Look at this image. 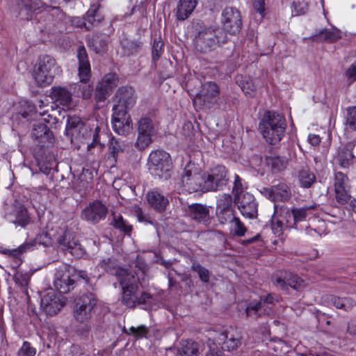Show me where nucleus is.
I'll return each mask as SVG.
<instances>
[{
    "instance_id": "7",
    "label": "nucleus",
    "mask_w": 356,
    "mask_h": 356,
    "mask_svg": "<svg viewBox=\"0 0 356 356\" xmlns=\"http://www.w3.org/2000/svg\"><path fill=\"white\" fill-rule=\"evenodd\" d=\"M77 275L74 269L65 264H61L56 268L54 279V286L60 293H67L73 290Z\"/></svg>"
},
{
    "instance_id": "13",
    "label": "nucleus",
    "mask_w": 356,
    "mask_h": 356,
    "mask_svg": "<svg viewBox=\"0 0 356 356\" xmlns=\"http://www.w3.org/2000/svg\"><path fill=\"white\" fill-rule=\"evenodd\" d=\"M223 29L230 34L238 33L241 29V16L240 12L233 7H226L221 17Z\"/></svg>"
},
{
    "instance_id": "41",
    "label": "nucleus",
    "mask_w": 356,
    "mask_h": 356,
    "mask_svg": "<svg viewBox=\"0 0 356 356\" xmlns=\"http://www.w3.org/2000/svg\"><path fill=\"white\" fill-rule=\"evenodd\" d=\"M138 131L154 136L156 134V125L151 118L148 117L141 118L137 123Z\"/></svg>"
},
{
    "instance_id": "56",
    "label": "nucleus",
    "mask_w": 356,
    "mask_h": 356,
    "mask_svg": "<svg viewBox=\"0 0 356 356\" xmlns=\"http://www.w3.org/2000/svg\"><path fill=\"white\" fill-rule=\"evenodd\" d=\"M99 266H101L105 271L112 273L117 266V263L113 258L108 257L103 259L99 262Z\"/></svg>"
},
{
    "instance_id": "30",
    "label": "nucleus",
    "mask_w": 356,
    "mask_h": 356,
    "mask_svg": "<svg viewBox=\"0 0 356 356\" xmlns=\"http://www.w3.org/2000/svg\"><path fill=\"white\" fill-rule=\"evenodd\" d=\"M148 204L158 212L165 211L169 203L168 198L157 191H152L146 195Z\"/></svg>"
},
{
    "instance_id": "42",
    "label": "nucleus",
    "mask_w": 356,
    "mask_h": 356,
    "mask_svg": "<svg viewBox=\"0 0 356 356\" xmlns=\"http://www.w3.org/2000/svg\"><path fill=\"white\" fill-rule=\"evenodd\" d=\"M198 349L197 343L191 340L182 341L179 353L181 356H198Z\"/></svg>"
},
{
    "instance_id": "6",
    "label": "nucleus",
    "mask_w": 356,
    "mask_h": 356,
    "mask_svg": "<svg viewBox=\"0 0 356 356\" xmlns=\"http://www.w3.org/2000/svg\"><path fill=\"white\" fill-rule=\"evenodd\" d=\"M148 165L149 170L154 176L163 179L170 177L172 163L170 154L162 150L152 152L149 156Z\"/></svg>"
},
{
    "instance_id": "10",
    "label": "nucleus",
    "mask_w": 356,
    "mask_h": 356,
    "mask_svg": "<svg viewBox=\"0 0 356 356\" xmlns=\"http://www.w3.org/2000/svg\"><path fill=\"white\" fill-rule=\"evenodd\" d=\"M91 129L76 115H67L65 128L66 135L73 139L83 141L87 140Z\"/></svg>"
},
{
    "instance_id": "47",
    "label": "nucleus",
    "mask_w": 356,
    "mask_h": 356,
    "mask_svg": "<svg viewBox=\"0 0 356 356\" xmlns=\"http://www.w3.org/2000/svg\"><path fill=\"white\" fill-rule=\"evenodd\" d=\"M40 111L30 102L24 101L20 103L19 113L24 119L29 120L33 115H38Z\"/></svg>"
},
{
    "instance_id": "58",
    "label": "nucleus",
    "mask_w": 356,
    "mask_h": 356,
    "mask_svg": "<svg viewBox=\"0 0 356 356\" xmlns=\"http://www.w3.org/2000/svg\"><path fill=\"white\" fill-rule=\"evenodd\" d=\"M99 131H100V127L99 126H97L94 131L91 129L90 134L88 136L87 139H90L92 138V142L88 144V149H90L93 148L95 146H96L97 144H99Z\"/></svg>"
},
{
    "instance_id": "50",
    "label": "nucleus",
    "mask_w": 356,
    "mask_h": 356,
    "mask_svg": "<svg viewBox=\"0 0 356 356\" xmlns=\"http://www.w3.org/2000/svg\"><path fill=\"white\" fill-rule=\"evenodd\" d=\"M230 232L237 236H243L247 231L244 224L241 220L235 217L230 222Z\"/></svg>"
},
{
    "instance_id": "5",
    "label": "nucleus",
    "mask_w": 356,
    "mask_h": 356,
    "mask_svg": "<svg viewBox=\"0 0 356 356\" xmlns=\"http://www.w3.org/2000/svg\"><path fill=\"white\" fill-rule=\"evenodd\" d=\"M57 70L56 61L52 57L47 55L42 56L39 58L33 71L34 79L40 86L49 85Z\"/></svg>"
},
{
    "instance_id": "35",
    "label": "nucleus",
    "mask_w": 356,
    "mask_h": 356,
    "mask_svg": "<svg viewBox=\"0 0 356 356\" xmlns=\"http://www.w3.org/2000/svg\"><path fill=\"white\" fill-rule=\"evenodd\" d=\"M353 147L354 145L351 143H349L346 145L340 147L338 152L337 161L341 167L348 168L353 163V154L352 151Z\"/></svg>"
},
{
    "instance_id": "45",
    "label": "nucleus",
    "mask_w": 356,
    "mask_h": 356,
    "mask_svg": "<svg viewBox=\"0 0 356 356\" xmlns=\"http://www.w3.org/2000/svg\"><path fill=\"white\" fill-rule=\"evenodd\" d=\"M237 83L246 96L252 97L254 95L256 86L252 79L241 76L240 79H237Z\"/></svg>"
},
{
    "instance_id": "34",
    "label": "nucleus",
    "mask_w": 356,
    "mask_h": 356,
    "mask_svg": "<svg viewBox=\"0 0 356 356\" xmlns=\"http://www.w3.org/2000/svg\"><path fill=\"white\" fill-rule=\"evenodd\" d=\"M32 137L35 140H39L40 143H53L52 132L47 127L42 123L34 125L32 131Z\"/></svg>"
},
{
    "instance_id": "51",
    "label": "nucleus",
    "mask_w": 356,
    "mask_h": 356,
    "mask_svg": "<svg viewBox=\"0 0 356 356\" xmlns=\"http://www.w3.org/2000/svg\"><path fill=\"white\" fill-rule=\"evenodd\" d=\"M152 136L149 134L138 131V138L135 143V147L140 150L146 149L152 143Z\"/></svg>"
},
{
    "instance_id": "54",
    "label": "nucleus",
    "mask_w": 356,
    "mask_h": 356,
    "mask_svg": "<svg viewBox=\"0 0 356 356\" xmlns=\"http://www.w3.org/2000/svg\"><path fill=\"white\" fill-rule=\"evenodd\" d=\"M112 223L115 228L119 229L126 234L129 233L131 230V226L129 225L122 216H118V218L115 217Z\"/></svg>"
},
{
    "instance_id": "27",
    "label": "nucleus",
    "mask_w": 356,
    "mask_h": 356,
    "mask_svg": "<svg viewBox=\"0 0 356 356\" xmlns=\"http://www.w3.org/2000/svg\"><path fill=\"white\" fill-rule=\"evenodd\" d=\"M204 174H199L194 175V176L192 177L191 179H186V180L182 181L181 183L184 190L188 192L189 193L196 192L206 193L208 191L207 190L204 189Z\"/></svg>"
},
{
    "instance_id": "20",
    "label": "nucleus",
    "mask_w": 356,
    "mask_h": 356,
    "mask_svg": "<svg viewBox=\"0 0 356 356\" xmlns=\"http://www.w3.org/2000/svg\"><path fill=\"white\" fill-rule=\"evenodd\" d=\"M92 311L84 308H79L74 305L73 317L74 320L81 324L83 327L78 330V333L84 339H89L90 326L88 323L92 318Z\"/></svg>"
},
{
    "instance_id": "63",
    "label": "nucleus",
    "mask_w": 356,
    "mask_h": 356,
    "mask_svg": "<svg viewBox=\"0 0 356 356\" xmlns=\"http://www.w3.org/2000/svg\"><path fill=\"white\" fill-rule=\"evenodd\" d=\"M346 76L351 82L356 81V60L349 66L346 72Z\"/></svg>"
},
{
    "instance_id": "44",
    "label": "nucleus",
    "mask_w": 356,
    "mask_h": 356,
    "mask_svg": "<svg viewBox=\"0 0 356 356\" xmlns=\"http://www.w3.org/2000/svg\"><path fill=\"white\" fill-rule=\"evenodd\" d=\"M88 45L97 54L105 51L107 45V40L105 36L97 34L93 35L88 40Z\"/></svg>"
},
{
    "instance_id": "26",
    "label": "nucleus",
    "mask_w": 356,
    "mask_h": 356,
    "mask_svg": "<svg viewBox=\"0 0 356 356\" xmlns=\"http://www.w3.org/2000/svg\"><path fill=\"white\" fill-rule=\"evenodd\" d=\"M265 195L273 201L285 202L291 196L290 188L284 183L273 186L270 188H265Z\"/></svg>"
},
{
    "instance_id": "28",
    "label": "nucleus",
    "mask_w": 356,
    "mask_h": 356,
    "mask_svg": "<svg viewBox=\"0 0 356 356\" xmlns=\"http://www.w3.org/2000/svg\"><path fill=\"white\" fill-rule=\"evenodd\" d=\"M51 97L56 103L70 109L74 106L72 93L67 89L61 87L52 88Z\"/></svg>"
},
{
    "instance_id": "29",
    "label": "nucleus",
    "mask_w": 356,
    "mask_h": 356,
    "mask_svg": "<svg viewBox=\"0 0 356 356\" xmlns=\"http://www.w3.org/2000/svg\"><path fill=\"white\" fill-rule=\"evenodd\" d=\"M129 147V144L125 140L112 137L108 145V159H112L113 161L115 163L118 156L127 151Z\"/></svg>"
},
{
    "instance_id": "32",
    "label": "nucleus",
    "mask_w": 356,
    "mask_h": 356,
    "mask_svg": "<svg viewBox=\"0 0 356 356\" xmlns=\"http://www.w3.org/2000/svg\"><path fill=\"white\" fill-rule=\"evenodd\" d=\"M97 302V300L95 294L90 292H83L74 300V305L79 308H84L93 312Z\"/></svg>"
},
{
    "instance_id": "25",
    "label": "nucleus",
    "mask_w": 356,
    "mask_h": 356,
    "mask_svg": "<svg viewBox=\"0 0 356 356\" xmlns=\"http://www.w3.org/2000/svg\"><path fill=\"white\" fill-rule=\"evenodd\" d=\"M242 337L239 333H231L226 331L220 333L215 341L218 345H222V348L228 351L234 350L241 345Z\"/></svg>"
},
{
    "instance_id": "62",
    "label": "nucleus",
    "mask_w": 356,
    "mask_h": 356,
    "mask_svg": "<svg viewBox=\"0 0 356 356\" xmlns=\"http://www.w3.org/2000/svg\"><path fill=\"white\" fill-rule=\"evenodd\" d=\"M325 301H327L329 305H333L337 309H343L342 298L330 295L325 296Z\"/></svg>"
},
{
    "instance_id": "1",
    "label": "nucleus",
    "mask_w": 356,
    "mask_h": 356,
    "mask_svg": "<svg viewBox=\"0 0 356 356\" xmlns=\"http://www.w3.org/2000/svg\"><path fill=\"white\" fill-rule=\"evenodd\" d=\"M116 276L122 288V302L126 307L134 308L138 305L145 304L152 296L147 292L140 293L138 289L140 277L127 269L118 268Z\"/></svg>"
},
{
    "instance_id": "46",
    "label": "nucleus",
    "mask_w": 356,
    "mask_h": 356,
    "mask_svg": "<svg viewBox=\"0 0 356 356\" xmlns=\"http://www.w3.org/2000/svg\"><path fill=\"white\" fill-rule=\"evenodd\" d=\"M228 209H233L232 197L229 194L223 193L217 200L216 213L227 211Z\"/></svg>"
},
{
    "instance_id": "37",
    "label": "nucleus",
    "mask_w": 356,
    "mask_h": 356,
    "mask_svg": "<svg viewBox=\"0 0 356 356\" xmlns=\"http://www.w3.org/2000/svg\"><path fill=\"white\" fill-rule=\"evenodd\" d=\"M275 212L272 218V229L275 234L277 236H280L282 234V232L284 228L288 227L289 220L286 215L284 216H281V218H278L277 217V206L274 204Z\"/></svg>"
},
{
    "instance_id": "14",
    "label": "nucleus",
    "mask_w": 356,
    "mask_h": 356,
    "mask_svg": "<svg viewBox=\"0 0 356 356\" xmlns=\"http://www.w3.org/2000/svg\"><path fill=\"white\" fill-rule=\"evenodd\" d=\"M273 284L281 290H287L288 287L300 290L305 286L304 281L297 275L287 272H280L272 277Z\"/></svg>"
},
{
    "instance_id": "57",
    "label": "nucleus",
    "mask_w": 356,
    "mask_h": 356,
    "mask_svg": "<svg viewBox=\"0 0 356 356\" xmlns=\"http://www.w3.org/2000/svg\"><path fill=\"white\" fill-rule=\"evenodd\" d=\"M196 171L197 169L193 163H188L184 169L181 176V182L185 181L186 179H191L194 175H199L200 173H197Z\"/></svg>"
},
{
    "instance_id": "2",
    "label": "nucleus",
    "mask_w": 356,
    "mask_h": 356,
    "mask_svg": "<svg viewBox=\"0 0 356 356\" xmlns=\"http://www.w3.org/2000/svg\"><path fill=\"white\" fill-rule=\"evenodd\" d=\"M286 127V121L282 114L267 111L259 122V129L267 143L275 145L284 136Z\"/></svg>"
},
{
    "instance_id": "16",
    "label": "nucleus",
    "mask_w": 356,
    "mask_h": 356,
    "mask_svg": "<svg viewBox=\"0 0 356 356\" xmlns=\"http://www.w3.org/2000/svg\"><path fill=\"white\" fill-rule=\"evenodd\" d=\"M118 83V78L114 73L106 74L96 86L95 99L97 102H104Z\"/></svg>"
},
{
    "instance_id": "53",
    "label": "nucleus",
    "mask_w": 356,
    "mask_h": 356,
    "mask_svg": "<svg viewBox=\"0 0 356 356\" xmlns=\"http://www.w3.org/2000/svg\"><path fill=\"white\" fill-rule=\"evenodd\" d=\"M216 217L220 224L229 223L236 217L234 209L216 213Z\"/></svg>"
},
{
    "instance_id": "24",
    "label": "nucleus",
    "mask_w": 356,
    "mask_h": 356,
    "mask_svg": "<svg viewBox=\"0 0 356 356\" xmlns=\"http://www.w3.org/2000/svg\"><path fill=\"white\" fill-rule=\"evenodd\" d=\"M63 305L64 302L56 295L54 291L48 292L41 299L42 308L49 316L56 314Z\"/></svg>"
},
{
    "instance_id": "4",
    "label": "nucleus",
    "mask_w": 356,
    "mask_h": 356,
    "mask_svg": "<svg viewBox=\"0 0 356 356\" xmlns=\"http://www.w3.org/2000/svg\"><path fill=\"white\" fill-rule=\"evenodd\" d=\"M77 53L80 83L75 84L74 92L78 96H81L83 99H87L92 96V86L87 82L90 75V65L84 47H79Z\"/></svg>"
},
{
    "instance_id": "49",
    "label": "nucleus",
    "mask_w": 356,
    "mask_h": 356,
    "mask_svg": "<svg viewBox=\"0 0 356 356\" xmlns=\"http://www.w3.org/2000/svg\"><path fill=\"white\" fill-rule=\"evenodd\" d=\"M33 245V243H26L15 249H5L3 250V253L15 259H19L23 252L31 250Z\"/></svg>"
},
{
    "instance_id": "39",
    "label": "nucleus",
    "mask_w": 356,
    "mask_h": 356,
    "mask_svg": "<svg viewBox=\"0 0 356 356\" xmlns=\"http://www.w3.org/2000/svg\"><path fill=\"white\" fill-rule=\"evenodd\" d=\"M124 55L129 56L137 53L141 48L142 44L137 40L124 38L120 42Z\"/></svg>"
},
{
    "instance_id": "38",
    "label": "nucleus",
    "mask_w": 356,
    "mask_h": 356,
    "mask_svg": "<svg viewBox=\"0 0 356 356\" xmlns=\"http://www.w3.org/2000/svg\"><path fill=\"white\" fill-rule=\"evenodd\" d=\"M298 177L300 186L305 188H310L316 180L315 175L307 166L298 171Z\"/></svg>"
},
{
    "instance_id": "43",
    "label": "nucleus",
    "mask_w": 356,
    "mask_h": 356,
    "mask_svg": "<svg viewBox=\"0 0 356 356\" xmlns=\"http://www.w3.org/2000/svg\"><path fill=\"white\" fill-rule=\"evenodd\" d=\"M266 313V310L262 306L261 302H252L245 309L247 318H252L257 319Z\"/></svg>"
},
{
    "instance_id": "60",
    "label": "nucleus",
    "mask_w": 356,
    "mask_h": 356,
    "mask_svg": "<svg viewBox=\"0 0 356 356\" xmlns=\"http://www.w3.org/2000/svg\"><path fill=\"white\" fill-rule=\"evenodd\" d=\"M163 43L161 40H154L152 47V58L154 60H158L163 53Z\"/></svg>"
},
{
    "instance_id": "9",
    "label": "nucleus",
    "mask_w": 356,
    "mask_h": 356,
    "mask_svg": "<svg viewBox=\"0 0 356 356\" xmlns=\"http://www.w3.org/2000/svg\"><path fill=\"white\" fill-rule=\"evenodd\" d=\"M228 172L225 167L217 165L204 174V189L207 191L222 190L229 181Z\"/></svg>"
},
{
    "instance_id": "21",
    "label": "nucleus",
    "mask_w": 356,
    "mask_h": 356,
    "mask_svg": "<svg viewBox=\"0 0 356 356\" xmlns=\"http://www.w3.org/2000/svg\"><path fill=\"white\" fill-rule=\"evenodd\" d=\"M335 197L337 202L344 204L350 200L348 179L346 175L339 172L335 173L334 181Z\"/></svg>"
},
{
    "instance_id": "48",
    "label": "nucleus",
    "mask_w": 356,
    "mask_h": 356,
    "mask_svg": "<svg viewBox=\"0 0 356 356\" xmlns=\"http://www.w3.org/2000/svg\"><path fill=\"white\" fill-rule=\"evenodd\" d=\"M191 269L197 273L200 280L204 283H208L210 280L211 273L210 271L202 266L200 263L197 261L193 262Z\"/></svg>"
},
{
    "instance_id": "8",
    "label": "nucleus",
    "mask_w": 356,
    "mask_h": 356,
    "mask_svg": "<svg viewBox=\"0 0 356 356\" xmlns=\"http://www.w3.org/2000/svg\"><path fill=\"white\" fill-rule=\"evenodd\" d=\"M220 96V88L213 81H208L202 85L198 93L194 99L195 104L200 105L203 108H212L218 103Z\"/></svg>"
},
{
    "instance_id": "61",
    "label": "nucleus",
    "mask_w": 356,
    "mask_h": 356,
    "mask_svg": "<svg viewBox=\"0 0 356 356\" xmlns=\"http://www.w3.org/2000/svg\"><path fill=\"white\" fill-rule=\"evenodd\" d=\"M347 123L351 129L356 130V106L348 108Z\"/></svg>"
},
{
    "instance_id": "3",
    "label": "nucleus",
    "mask_w": 356,
    "mask_h": 356,
    "mask_svg": "<svg viewBox=\"0 0 356 356\" xmlns=\"http://www.w3.org/2000/svg\"><path fill=\"white\" fill-rule=\"evenodd\" d=\"M227 34L220 28L208 26L198 31L194 39L195 47L201 53H208L227 41Z\"/></svg>"
},
{
    "instance_id": "64",
    "label": "nucleus",
    "mask_w": 356,
    "mask_h": 356,
    "mask_svg": "<svg viewBox=\"0 0 356 356\" xmlns=\"http://www.w3.org/2000/svg\"><path fill=\"white\" fill-rule=\"evenodd\" d=\"M35 241L37 243L42 244L44 246H49L51 243V238L47 233H42L39 234L36 237Z\"/></svg>"
},
{
    "instance_id": "23",
    "label": "nucleus",
    "mask_w": 356,
    "mask_h": 356,
    "mask_svg": "<svg viewBox=\"0 0 356 356\" xmlns=\"http://www.w3.org/2000/svg\"><path fill=\"white\" fill-rule=\"evenodd\" d=\"M5 218L8 222L21 227H25L30 222L26 209L21 204L13 205L6 212Z\"/></svg>"
},
{
    "instance_id": "55",
    "label": "nucleus",
    "mask_w": 356,
    "mask_h": 356,
    "mask_svg": "<svg viewBox=\"0 0 356 356\" xmlns=\"http://www.w3.org/2000/svg\"><path fill=\"white\" fill-rule=\"evenodd\" d=\"M35 348L31 346L28 341H24L22 346L17 352L18 356H35Z\"/></svg>"
},
{
    "instance_id": "19",
    "label": "nucleus",
    "mask_w": 356,
    "mask_h": 356,
    "mask_svg": "<svg viewBox=\"0 0 356 356\" xmlns=\"http://www.w3.org/2000/svg\"><path fill=\"white\" fill-rule=\"evenodd\" d=\"M62 234L57 238L58 247L64 251H69L72 254L79 255L81 252V244L74 239L72 233L65 227L61 229Z\"/></svg>"
},
{
    "instance_id": "40",
    "label": "nucleus",
    "mask_w": 356,
    "mask_h": 356,
    "mask_svg": "<svg viewBox=\"0 0 356 356\" xmlns=\"http://www.w3.org/2000/svg\"><path fill=\"white\" fill-rule=\"evenodd\" d=\"M266 162L270 166L273 172H280L285 170L288 165V159L284 156H270L266 158Z\"/></svg>"
},
{
    "instance_id": "22",
    "label": "nucleus",
    "mask_w": 356,
    "mask_h": 356,
    "mask_svg": "<svg viewBox=\"0 0 356 356\" xmlns=\"http://www.w3.org/2000/svg\"><path fill=\"white\" fill-rule=\"evenodd\" d=\"M241 214L245 218H254L257 216V204L254 196L245 193L235 200Z\"/></svg>"
},
{
    "instance_id": "18",
    "label": "nucleus",
    "mask_w": 356,
    "mask_h": 356,
    "mask_svg": "<svg viewBox=\"0 0 356 356\" xmlns=\"http://www.w3.org/2000/svg\"><path fill=\"white\" fill-rule=\"evenodd\" d=\"M104 16L99 12V6L92 5L87 11L83 19H75L73 22L79 27H84L87 31L98 26L103 21Z\"/></svg>"
},
{
    "instance_id": "59",
    "label": "nucleus",
    "mask_w": 356,
    "mask_h": 356,
    "mask_svg": "<svg viewBox=\"0 0 356 356\" xmlns=\"http://www.w3.org/2000/svg\"><path fill=\"white\" fill-rule=\"evenodd\" d=\"M232 192L235 196V200L238 197H241L243 193V185L241 183V179L238 175H235V179Z\"/></svg>"
},
{
    "instance_id": "12",
    "label": "nucleus",
    "mask_w": 356,
    "mask_h": 356,
    "mask_svg": "<svg viewBox=\"0 0 356 356\" xmlns=\"http://www.w3.org/2000/svg\"><path fill=\"white\" fill-rule=\"evenodd\" d=\"M108 213V208L100 200L90 202L81 212V218L92 224L104 220Z\"/></svg>"
},
{
    "instance_id": "15",
    "label": "nucleus",
    "mask_w": 356,
    "mask_h": 356,
    "mask_svg": "<svg viewBox=\"0 0 356 356\" xmlns=\"http://www.w3.org/2000/svg\"><path fill=\"white\" fill-rule=\"evenodd\" d=\"M111 123L113 131L121 136H128L133 130V123L127 111L113 110Z\"/></svg>"
},
{
    "instance_id": "11",
    "label": "nucleus",
    "mask_w": 356,
    "mask_h": 356,
    "mask_svg": "<svg viewBox=\"0 0 356 356\" xmlns=\"http://www.w3.org/2000/svg\"><path fill=\"white\" fill-rule=\"evenodd\" d=\"M114 102L113 110L128 112L134 106L136 102L134 90L131 87L120 88L115 95Z\"/></svg>"
},
{
    "instance_id": "36",
    "label": "nucleus",
    "mask_w": 356,
    "mask_h": 356,
    "mask_svg": "<svg viewBox=\"0 0 356 356\" xmlns=\"http://www.w3.org/2000/svg\"><path fill=\"white\" fill-rule=\"evenodd\" d=\"M316 207V204H312L309 207H305L302 208H293L291 213H289L288 210H282V213L283 215H286V217L292 216L293 218L294 223L298 222L303 221L307 216L308 211L314 209Z\"/></svg>"
},
{
    "instance_id": "17",
    "label": "nucleus",
    "mask_w": 356,
    "mask_h": 356,
    "mask_svg": "<svg viewBox=\"0 0 356 356\" xmlns=\"http://www.w3.org/2000/svg\"><path fill=\"white\" fill-rule=\"evenodd\" d=\"M210 209L211 207L206 204L195 203L188 206L186 212L193 220L207 227L212 220Z\"/></svg>"
},
{
    "instance_id": "52",
    "label": "nucleus",
    "mask_w": 356,
    "mask_h": 356,
    "mask_svg": "<svg viewBox=\"0 0 356 356\" xmlns=\"http://www.w3.org/2000/svg\"><path fill=\"white\" fill-rule=\"evenodd\" d=\"M33 12L29 6V1L24 0L19 6V16L22 19L29 20L32 19Z\"/></svg>"
},
{
    "instance_id": "31",
    "label": "nucleus",
    "mask_w": 356,
    "mask_h": 356,
    "mask_svg": "<svg viewBox=\"0 0 356 356\" xmlns=\"http://www.w3.org/2000/svg\"><path fill=\"white\" fill-rule=\"evenodd\" d=\"M341 38V32L339 29L332 27L330 29H324L318 33L314 34L310 39L314 42H334Z\"/></svg>"
},
{
    "instance_id": "33",
    "label": "nucleus",
    "mask_w": 356,
    "mask_h": 356,
    "mask_svg": "<svg viewBox=\"0 0 356 356\" xmlns=\"http://www.w3.org/2000/svg\"><path fill=\"white\" fill-rule=\"evenodd\" d=\"M197 6V0H179L177 8V18L179 20L187 19Z\"/></svg>"
}]
</instances>
